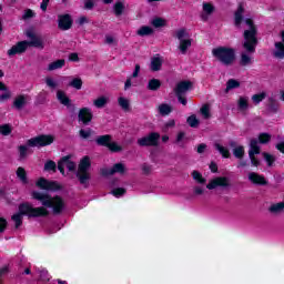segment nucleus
I'll list each match as a JSON object with an SVG mask.
<instances>
[{
  "mask_svg": "<svg viewBox=\"0 0 284 284\" xmlns=\"http://www.w3.org/2000/svg\"><path fill=\"white\" fill-rule=\"evenodd\" d=\"M32 199L39 201L41 205L39 207H33L31 204H21L19 206V213L12 216V221L16 223V227H21V223H23V216H48L50 211L45 207H51L53 210V214H61L63 210H65V202L60 196L52 197L48 193L33 191L31 194Z\"/></svg>",
  "mask_w": 284,
  "mask_h": 284,
  "instance_id": "nucleus-1",
  "label": "nucleus"
},
{
  "mask_svg": "<svg viewBox=\"0 0 284 284\" xmlns=\"http://www.w3.org/2000/svg\"><path fill=\"white\" fill-rule=\"evenodd\" d=\"M243 12L244 9L242 6H240L235 12V26L236 28H241V23H244V26H246V29L244 30L243 33V51L241 52L240 55V65L245 68L254 63L253 54L254 52H256V45H258V38H256L258 31L256 30V26H254L252 19H245L243 21Z\"/></svg>",
  "mask_w": 284,
  "mask_h": 284,
  "instance_id": "nucleus-2",
  "label": "nucleus"
},
{
  "mask_svg": "<svg viewBox=\"0 0 284 284\" xmlns=\"http://www.w3.org/2000/svg\"><path fill=\"white\" fill-rule=\"evenodd\" d=\"M26 36L30 41H20L16 45H13L11 49L8 50L9 57H14V54H23L28 48H40L43 50V40L41 37L37 36L34 31L27 30Z\"/></svg>",
  "mask_w": 284,
  "mask_h": 284,
  "instance_id": "nucleus-3",
  "label": "nucleus"
},
{
  "mask_svg": "<svg viewBox=\"0 0 284 284\" xmlns=\"http://www.w3.org/2000/svg\"><path fill=\"white\" fill-rule=\"evenodd\" d=\"M213 57L223 63V65H232L236 59L234 49L227 47H219L212 50Z\"/></svg>",
  "mask_w": 284,
  "mask_h": 284,
  "instance_id": "nucleus-4",
  "label": "nucleus"
},
{
  "mask_svg": "<svg viewBox=\"0 0 284 284\" xmlns=\"http://www.w3.org/2000/svg\"><path fill=\"white\" fill-rule=\"evenodd\" d=\"M175 37L179 41L178 50H180L181 54H187V50L192 48V38H190L187 30L180 29L175 31Z\"/></svg>",
  "mask_w": 284,
  "mask_h": 284,
  "instance_id": "nucleus-5",
  "label": "nucleus"
},
{
  "mask_svg": "<svg viewBox=\"0 0 284 284\" xmlns=\"http://www.w3.org/2000/svg\"><path fill=\"white\" fill-rule=\"evenodd\" d=\"M91 165L92 164L90 163L89 156H84L80 161V164L78 166L77 178H78L79 182L81 183V185H85V183H88V181L90 180Z\"/></svg>",
  "mask_w": 284,
  "mask_h": 284,
  "instance_id": "nucleus-6",
  "label": "nucleus"
},
{
  "mask_svg": "<svg viewBox=\"0 0 284 284\" xmlns=\"http://www.w3.org/2000/svg\"><path fill=\"white\" fill-rule=\"evenodd\" d=\"M160 139L161 134L158 132H152L138 139V145H140V148H156Z\"/></svg>",
  "mask_w": 284,
  "mask_h": 284,
  "instance_id": "nucleus-7",
  "label": "nucleus"
},
{
  "mask_svg": "<svg viewBox=\"0 0 284 284\" xmlns=\"http://www.w3.org/2000/svg\"><path fill=\"white\" fill-rule=\"evenodd\" d=\"M52 143H54V136L52 135H39L27 142L30 148H45V145H52Z\"/></svg>",
  "mask_w": 284,
  "mask_h": 284,
  "instance_id": "nucleus-8",
  "label": "nucleus"
},
{
  "mask_svg": "<svg viewBox=\"0 0 284 284\" xmlns=\"http://www.w3.org/2000/svg\"><path fill=\"white\" fill-rule=\"evenodd\" d=\"M256 154H261V146H258V140L252 139L250 142L248 158L254 168H258L261 162L256 159Z\"/></svg>",
  "mask_w": 284,
  "mask_h": 284,
  "instance_id": "nucleus-9",
  "label": "nucleus"
},
{
  "mask_svg": "<svg viewBox=\"0 0 284 284\" xmlns=\"http://www.w3.org/2000/svg\"><path fill=\"white\" fill-rule=\"evenodd\" d=\"M231 186H232V183H230V179L227 176H216L210 180V182L206 185V189L216 190V187L227 189Z\"/></svg>",
  "mask_w": 284,
  "mask_h": 284,
  "instance_id": "nucleus-10",
  "label": "nucleus"
},
{
  "mask_svg": "<svg viewBox=\"0 0 284 284\" xmlns=\"http://www.w3.org/2000/svg\"><path fill=\"white\" fill-rule=\"evenodd\" d=\"M125 173V164L115 163L112 168H103L101 169L102 176H112L113 174H124Z\"/></svg>",
  "mask_w": 284,
  "mask_h": 284,
  "instance_id": "nucleus-11",
  "label": "nucleus"
},
{
  "mask_svg": "<svg viewBox=\"0 0 284 284\" xmlns=\"http://www.w3.org/2000/svg\"><path fill=\"white\" fill-rule=\"evenodd\" d=\"M65 168L69 170V172H74V170H77V163L72 162L68 156H65L58 163V170L61 172V174H65Z\"/></svg>",
  "mask_w": 284,
  "mask_h": 284,
  "instance_id": "nucleus-12",
  "label": "nucleus"
},
{
  "mask_svg": "<svg viewBox=\"0 0 284 284\" xmlns=\"http://www.w3.org/2000/svg\"><path fill=\"white\" fill-rule=\"evenodd\" d=\"M213 12H216V7L212 2L202 3L201 19L202 21H207Z\"/></svg>",
  "mask_w": 284,
  "mask_h": 284,
  "instance_id": "nucleus-13",
  "label": "nucleus"
},
{
  "mask_svg": "<svg viewBox=\"0 0 284 284\" xmlns=\"http://www.w3.org/2000/svg\"><path fill=\"white\" fill-rule=\"evenodd\" d=\"M192 89V82L190 81H181L176 84L174 92L176 97H183Z\"/></svg>",
  "mask_w": 284,
  "mask_h": 284,
  "instance_id": "nucleus-14",
  "label": "nucleus"
},
{
  "mask_svg": "<svg viewBox=\"0 0 284 284\" xmlns=\"http://www.w3.org/2000/svg\"><path fill=\"white\" fill-rule=\"evenodd\" d=\"M92 109L90 108H82L78 113L79 121H81V123H83L84 125H88V123L92 121Z\"/></svg>",
  "mask_w": 284,
  "mask_h": 284,
  "instance_id": "nucleus-15",
  "label": "nucleus"
},
{
  "mask_svg": "<svg viewBox=\"0 0 284 284\" xmlns=\"http://www.w3.org/2000/svg\"><path fill=\"white\" fill-rule=\"evenodd\" d=\"M37 186L40 187V190H59V184L57 182L48 181L43 178L38 180Z\"/></svg>",
  "mask_w": 284,
  "mask_h": 284,
  "instance_id": "nucleus-16",
  "label": "nucleus"
},
{
  "mask_svg": "<svg viewBox=\"0 0 284 284\" xmlns=\"http://www.w3.org/2000/svg\"><path fill=\"white\" fill-rule=\"evenodd\" d=\"M58 26L60 30H70L72 28V18L70 14L60 16Z\"/></svg>",
  "mask_w": 284,
  "mask_h": 284,
  "instance_id": "nucleus-17",
  "label": "nucleus"
},
{
  "mask_svg": "<svg viewBox=\"0 0 284 284\" xmlns=\"http://www.w3.org/2000/svg\"><path fill=\"white\" fill-rule=\"evenodd\" d=\"M248 181H251V183H254V185H267V181L265 180V176L256 172L248 173Z\"/></svg>",
  "mask_w": 284,
  "mask_h": 284,
  "instance_id": "nucleus-18",
  "label": "nucleus"
},
{
  "mask_svg": "<svg viewBox=\"0 0 284 284\" xmlns=\"http://www.w3.org/2000/svg\"><path fill=\"white\" fill-rule=\"evenodd\" d=\"M150 68L152 72H159L163 68V58L161 55L151 58Z\"/></svg>",
  "mask_w": 284,
  "mask_h": 284,
  "instance_id": "nucleus-19",
  "label": "nucleus"
},
{
  "mask_svg": "<svg viewBox=\"0 0 284 284\" xmlns=\"http://www.w3.org/2000/svg\"><path fill=\"white\" fill-rule=\"evenodd\" d=\"M268 212L273 214V216H281V214H284V202L271 204Z\"/></svg>",
  "mask_w": 284,
  "mask_h": 284,
  "instance_id": "nucleus-20",
  "label": "nucleus"
},
{
  "mask_svg": "<svg viewBox=\"0 0 284 284\" xmlns=\"http://www.w3.org/2000/svg\"><path fill=\"white\" fill-rule=\"evenodd\" d=\"M57 99L62 105H65L67 108H70V105H72V101L62 90L57 91Z\"/></svg>",
  "mask_w": 284,
  "mask_h": 284,
  "instance_id": "nucleus-21",
  "label": "nucleus"
},
{
  "mask_svg": "<svg viewBox=\"0 0 284 284\" xmlns=\"http://www.w3.org/2000/svg\"><path fill=\"white\" fill-rule=\"evenodd\" d=\"M273 57H275V59H284V43L283 42H275V49L273 51Z\"/></svg>",
  "mask_w": 284,
  "mask_h": 284,
  "instance_id": "nucleus-22",
  "label": "nucleus"
},
{
  "mask_svg": "<svg viewBox=\"0 0 284 284\" xmlns=\"http://www.w3.org/2000/svg\"><path fill=\"white\" fill-rule=\"evenodd\" d=\"M118 105L123 110V112H130L131 110L130 99L125 97L118 98Z\"/></svg>",
  "mask_w": 284,
  "mask_h": 284,
  "instance_id": "nucleus-23",
  "label": "nucleus"
},
{
  "mask_svg": "<svg viewBox=\"0 0 284 284\" xmlns=\"http://www.w3.org/2000/svg\"><path fill=\"white\" fill-rule=\"evenodd\" d=\"M109 102H110V99L108 97L101 95L93 101V105L95 108H98L99 110H101V109L105 108V105H108Z\"/></svg>",
  "mask_w": 284,
  "mask_h": 284,
  "instance_id": "nucleus-24",
  "label": "nucleus"
},
{
  "mask_svg": "<svg viewBox=\"0 0 284 284\" xmlns=\"http://www.w3.org/2000/svg\"><path fill=\"white\" fill-rule=\"evenodd\" d=\"M64 65H65V60L60 59V60L49 63L48 71L53 72V70H61V68H63Z\"/></svg>",
  "mask_w": 284,
  "mask_h": 284,
  "instance_id": "nucleus-25",
  "label": "nucleus"
},
{
  "mask_svg": "<svg viewBox=\"0 0 284 284\" xmlns=\"http://www.w3.org/2000/svg\"><path fill=\"white\" fill-rule=\"evenodd\" d=\"M111 141H112V136L106 134V135L98 136L97 140H95V143H98V145L109 148Z\"/></svg>",
  "mask_w": 284,
  "mask_h": 284,
  "instance_id": "nucleus-26",
  "label": "nucleus"
},
{
  "mask_svg": "<svg viewBox=\"0 0 284 284\" xmlns=\"http://www.w3.org/2000/svg\"><path fill=\"white\" fill-rule=\"evenodd\" d=\"M237 108L241 110V112H245L247 108H250V98L247 97H240L237 100Z\"/></svg>",
  "mask_w": 284,
  "mask_h": 284,
  "instance_id": "nucleus-27",
  "label": "nucleus"
},
{
  "mask_svg": "<svg viewBox=\"0 0 284 284\" xmlns=\"http://www.w3.org/2000/svg\"><path fill=\"white\" fill-rule=\"evenodd\" d=\"M215 150L223 156V159H230V149L227 146H223L220 143L214 144Z\"/></svg>",
  "mask_w": 284,
  "mask_h": 284,
  "instance_id": "nucleus-28",
  "label": "nucleus"
},
{
  "mask_svg": "<svg viewBox=\"0 0 284 284\" xmlns=\"http://www.w3.org/2000/svg\"><path fill=\"white\" fill-rule=\"evenodd\" d=\"M158 112L162 116H168L169 114L172 113V105L162 103L158 106Z\"/></svg>",
  "mask_w": 284,
  "mask_h": 284,
  "instance_id": "nucleus-29",
  "label": "nucleus"
},
{
  "mask_svg": "<svg viewBox=\"0 0 284 284\" xmlns=\"http://www.w3.org/2000/svg\"><path fill=\"white\" fill-rule=\"evenodd\" d=\"M136 34L139 37H150V34H154V29H152V27H141L138 31Z\"/></svg>",
  "mask_w": 284,
  "mask_h": 284,
  "instance_id": "nucleus-30",
  "label": "nucleus"
},
{
  "mask_svg": "<svg viewBox=\"0 0 284 284\" xmlns=\"http://www.w3.org/2000/svg\"><path fill=\"white\" fill-rule=\"evenodd\" d=\"M115 17H121L125 12V3L116 1L113 6Z\"/></svg>",
  "mask_w": 284,
  "mask_h": 284,
  "instance_id": "nucleus-31",
  "label": "nucleus"
},
{
  "mask_svg": "<svg viewBox=\"0 0 284 284\" xmlns=\"http://www.w3.org/2000/svg\"><path fill=\"white\" fill-rule=\"evenodd\" d=\"M26 103H27L26 95H19L13 101V105H14L16 110H22L23 106L26 105Z\"/></svg>",
  "mask_w": 284,
  "mask_h": 284,
  "instance_id": "nucleus-32",
  "label": "nucleus"
},
{
  "mask_svg": "<svg viewBox=\"0 0 284 284\" xmlns=\"http://www.w3.org/2000/svg\"><path fill=\"white\" fill-rule=\"evenodd\" d=\"M236 88H241V82H239L237 80L234 79H230L226 82V89L225 92H230L231 90H236Z\"/></svg>",
  "mask_w": 284,
  "mask_h": 284,
  "instance_id": "nucleus-33",
  "label": "nucleus"
},
{
  "mask_svg": "<svg viewBox=\"0 0 284 284\" xmlns=\"http://www.w3.org/2000/svg\"><path fill=\"white\" fill-rule=\"evenodd\" d=\"M192 178L194 181H196V183H199L200 185H205L206 181L205 178H203V174H201V172L199 171H193L192 172Z\"/></svg>",
  "mask_w": 284,
  "mask_h": 284,
  "instance_id": "nucleus-34",
  "label": "nucleus"
},
{
  "mask_svg": "<svg viewBox=\"0 0 284 284\" xmlns=\"http://www.w3.org/2000/svg\"><path fill=\"white\" fill-rule=\"evenodd\" d=\"M278 108H280V104L277 103L276 99L270 98L268 99V110H270V112H273L274 114H276V112H278Z\"/></svg>",
  "mask_w": 284,
  "mask_h": 284,
  "instance_id": "nucleus-35",
  "label": "nucleus"
},
{
  "mask_svg": "<svg viewBox=\"0 0 284 284\" xmlns=\"http://www.w3.org/2000/svg\"><path fill=\"white\" fill-rule=\"evenodd\" d=\"M161 88V80L159 79H151L148 83V90L156 91Z\"/></svg>",
  "mask_w": 284,
  "mask_h": 284,
  "instance_id": "nucleus-36",
  "label": "nucleus"
},
{
  "mask_svg": "<svg viewBox=\"0 0 284 284\" xmlns=\"http://www.w3.org/2000/svg\"><path fill=\"white\" fill-rule=\"evenodd\" d=\"M262 156H263L264 161H266L268 168H272V165H274V162L276 161V158L273 154H270L267 152H263Z\"/></svg>",
  "mask_w": 284,
  "mask_h": 284,
  "instance_id": "nucleus-37",
  "label": "nucleus"
},
{
  "mask_svg": "<svg viewBox=\"0 0 284 284\" xmlns=\"http://www.w3.org/2000/svg\"><path fill=\"white\" fill-rule=\"evenodd\" d=\"M233 155L235 156V159H243L245 156V148L243 146H235L233 149Z\"/></svg>",
  "mask_w": 284,
  "mask_h": 284,
  "instance_id": "nucleus-38",
  "label": "nucleus"
},
{
  "mask_svg": "<svg viewBox=\"0 0 284 284\" xmlns=\"http://www.w3.org/2000/svg\"><path fill=\"white\" fill-rule=\"evenodd\" d=\"M271 140H272V135H270V133H261L258 135V139H256L257 145L258 143H262L263 145H265V143H270Z\"/></svg>",
  "mask_w": 284,
  "mask_h": 284,
  "instance_id": "nucleus-39",
  "label": "nucleus"
},
{
  "mask_svg": "<svg viewBox=\"0 0 284 284\" xmlns=\"http://www.w3.org/2000/svg\"><path fill=\"white\" fill-rule=\"evenodd\" d=\"M17 176H18V179H20V181L22 182V183H28V176H27V174H26V169H23V168H18V170H17Z\"/></svg>",
  "mask_w": 284,
  "mask_h": 284,
  "instance_id": "nucleus-40",
  "label": "nucleus"
},
{
  "mask_svg": "<svg viewBox=\"0 0 284 284\" xmlns=\"http://www.w3.org/2000/svg\"><path fill=\"white\" fill-rule=\"evenodd\" d=\"M69 85L71 88H74L75 90H81V88H83V80H81V78H74Z\"/></svg>",
  "mask_w": 284,
  "mask_h": 284,
  "instance_id": "nucleus-41",
  "label": "nucleus"
},
{
  "mask_svg": "<svg viewBox=\"0 0 284 284\" xmlns=\"http://www.w3.org/2000/svg\"><path fill=\"white\" fill-rule=\"evenodd\" d=\"M265 97H267L265 92H262L260 94H254L252 95V101L253 103H255V105H258V103H261V101H263Z\"/></svg>",
  "mask_w": 284,
  "mask_h": 284,
  "instance_id": "nucleus-42",
  "label": "nucleus"
},
{
  "mask_svg": "<svg viewBox=\"0 0 284 284\" xmlns=\"http://www.w3.org/2000/svg\"><path fill=\"white\" fill-rule=\"evenodd\" d=\"M151 23L154 28H163L165 26L163 18H154Z\"/></svg>",
  "mask_w": 284,
  "mask_h": 284,
  "instance_id": "nucleus-43",
  "label": "nucleus"
},
{
  "mask_svg": "<svg viewBox=\"0 0 284 284\" xmlns=\"http://www.w3.org/2000/svg\"><path fill=\"white\" fill-rule=\"evenodd\" d=\"M111 152H121L123 148L119 145L116 142H109V146H106Z\"/></svg>",
  "mask_w": 284,
  "mask_h": 284,
  "instance_id": "nucleus-44",
  "label": "nucleus"
},
{
  "mask_svg": "<svg viewBox=\"0 0 284 284\" xmlns=\"http://www.w3.org/2000/svg\"><path fill=\"white\" fill-rule=\"evenodd\" d=\"M186 121L191 128H199V119H196V115L189 116Z\"/></svg>",
  "mask_w": 284,
  "mask_h": 284,
  "instance_id": "nucleus-45",
  "label": "nucleus"
},
{
  "mask_svg": "<svg viewBox=\"0 0 284 284\" xmlns=\"http://www.w3.org/2000/svg\"><path fill=\"white\" fill-rule=\"evenodd\" d=\"M111 194H113V196H115L116 199L123 196V194H125V189L123 187H116V189H113L111 191Z\"/></svg>",
  "mask_w": 284,
  "mask_h": 284,
  "instance_id": "nucleus-46",
  "label": "nucleus"
},
{
  "mask_svg": "<svg viewBox=\"0 0 284 284\" xmlns=\"http://www.w3.org/2000/svg\"><path fill=\"white\" fill-rule=\"evenodd\" d=\"M11 132H12V129L10 128V125H8V124L0 125V133L3 136H8Z\"/></svg>",
  "mask_w": 284,
  "mask_h": 284,
  "instance_id": "nucleus-47",
  "label": "nucleus"
},
{
  "mask_svg": "<svg viewBox=\"0 0 284 284\" xmlns=\"http://www.w3.org/2000/svg\"><path fill=\"white\" fill-rule=\"evenodd\" d=\"M44 170H47V172H50V170H52L53 172L57 171V163H54V161L50 160L44 164Z\"/></svg>",
  "mask_w": 284,
  "mask_h": 284,
  "instance_id": "nucleus-48",
  "label": "nucleus"
},
{
  "mask_svg": "<svg viewBox=\"0 0 284 284\" xmlns=\"http://www.w3.org/2000/svg\"><path fill=\"white\" fill-rule=\"evenodd\" d=\"M80 136L81 139H90V136H92V129H87V130L81 129Z\"/></svg>",
  "mask_w": 284,
  "mask_h": 284,
  "instance_id": "nucleus-49",
  "label": "nucleus"
},
{
  "mask_svg": "<svg viewBox=\"0 0 284 284\" xmlns=\"http://www.w3.org/2000/svg\"><path fill=\"white\" fill-rule=\"evenodd\" d=\"M3 93L0 95V101H8V99H10L12 97V93L10 92V90H8V88L6 90L2 91Z\"/></svg>",
  "mask_w": 284,
  "mask_h": 284,
  "instance_id": "nucleus-50",
  "label": "nucleus"
},
{
  "mask_svg": "<svg viewBox=\"0 0 284 284\" xmlns=\"http://www.w3.org/2000/svg\"><path fill=\"white\" fill-rule=\"evenodd\" d=\"M201 114L204 116V119H210V106L207 104H204L201 108Z\"/></svg>",
  "mask_w": 284,
  "mask_h": 284,
  "instance_id": "nucleus-51",
  "label": "nucleus"
},
{
  "mask_svg": "<svg viewBox=\"0 0 284 284\" xmlns=\"http://www.w3.org/2000/svg\"><path fill=\"white\" fill-rule=\"evenodd\" d=\"M34 16V11H32V9H28L24 11L22 19L27 21V19H33Z\"/></svg>",
  "mask_w": 284,
  "mask_h": 284,
  "instance_id": "nucleus-52",
  "label": "nucleus"
},
{
  "mask_svg": "<svg viewBox=\"0 0 284 284\" xmlns=\"http://www.w3.org/2000/svg\"><path fill=\"white\" fill-rule=\"evenodd\" d=\"M19 154H20V159H26V156H28V146L20 145L19 146Z\"/></svg>",
  "mask_w": 284,
  "mask_h": 284,
  "instance_id": "nucleus-53",
  "label": "nucleus"
},
{
  "mask_svg": "<svg viewBox=\"0 0 284 284\" xmlns=\"http://www.w3.org/2000/svg\"><path fill=\"white\" fill-rule=\"evenodd\" d=\"M45 83H47L48 88H51V90H54V88H57V85H58L57 81H54V79H52V78H47Z\"/></svg>",
  "mask_w": 284,
  "mask_h": 284,
  "instance_id": "nucleus-54",
  "label": "nucleus"
},
{
  "mask_svg": "<svg viewBox=\"0 0 284 284\" xmlns=\"http://www.w3.org/2000/svg\"><path fill=\"white\" fill-rule=\"evenodd\" d=\"M40 274L41 281H50V276L48 275V271L45 270H38Z\"/></svg>",
  "mask_w": 284,
  "mask_h": 284,
  "instance_id": "nucleus-55",
  "label": "nucleus"
},
{
  "mask_svg": "<svg viewBox=\"0 0 284 284\" xmlns=\"http://www.w3.org/2000/svg\"><path fill=\"white\" fill-rule=\"evenodd\" d=\"M105 43L108 45H116V40L112 36H105Z\"/></svg>",
  "mask_w": 284,
  "mask_h": 284,
  "instance_id": "nucleus-56",
  "label": "nucleus"
},
{
  "mask_svg": "<svg viewBox=\"0 0 284 284\" xmlns=\"http://www.w3.org/2000/svg\"><path fill=\"white\" fill-rule=\"evenodd\" d=\"M204 192H205V190L202 186L193 187V193L195 194V196H201L204 194Z\"/></svg>",
  "mask_w": 284,
  "mask_h": 284,
  "instance_id": "nucleus-57",
  "label": "nucleus"
},
{
  "mask_svg": "<svg viewBox=\"0 0 284 284\" xmlns=\"http://www.w3.org/2000/svg\"><path fill=\"white\" fill-rule=\"evenodd\" d=\"M6 227H8V221H6L3 217H0V234L6 232Z\"/></svg>",
  "mask_w": 284,
  "mask_h": 284,
  "instance_id": "nucleus-58",
  "label": "nucleus"
},
{
  "mask_svg": "<svg viewBox=\"0 0 284 284\" xmlns=\"http://www.w3.org/2000/svg\"><path fill=\"white\" fill-rule=\"evenodd\" d=\"M183 139H185V132H180L178 133V136H176V143H179V145L183 146Z\"/></svg>",
  "mask_w": 284,
  "mask_h": 284,
  "instance_id": "nucleus-59",
  "label": "nucleus"
},
{
  "mask_svg": "<svg viewBox=\"0 0 284 284\" xmlns=\"http://www.w3.org/2000/svg\"><path fill=\"white\" fill-rule=\"evenodd\" d=\"M94 8V1L93 0H87L84 2V10H92Z\"/></svg>",
  "mask_w": 284,
  "mask_h": 284,
  "instance_id": "nucleus-60",
  "label": "nucleus"
},
{
  "mask_svg": "<svg viewBox=\"0 0 284 284\" xmlns=\"http://www.w3.org/2000/svg\"><path fill=\"white\" fill-rule=\"evenodd\" d=\"M142 172L143 174H151L152 173V166L148 165V164H143L142 165Z\"/></svg>",
  "mask_w": 284,
  "mask_h": 284,
  "instance_id": "nucleus-61",
  "label": "nucleus"
},
{
  "mask_svg": "<svg viewBox=\"0 0 284 284\" xmlns=\"http://www.w3.org/2000/svg\"><path fill=\"white\" fill-rule=\"evenodd\" d=\"M205 150H207V144L201 143V144L197 146V154H203V152H205Z\"/></svg>",
  "mask_w": 284,
  "mask_h": 284,
  "instance_id": "nucleus-62",
  "label": "nucleus"
},
{
  "mask_svg": "<svg viewBox=\"0 0 284 284\" xmlns=\"http://www.w3.org/2000/svg\"><path fill=\"white\" fill-rule=\"evenodd\" d=\"M69 60L74 61V62H79V54L78 53H70Z\"/></svg>",
  "mask_w": 284,
  "mask_h": 284,
  "instance_id": "nucleus-63",
  "label": "nucleus"
},
{
  "mask_svg": "<svg viewBox=\"0 0 284 284\" xmlns=\"http://www.w3.org/2000/svg\"><path fill=\"white\" fill-rule=\"evenodd\" d=\"M276 150L284 154V141L276 144Z\"/></svg>",
  "mask_w": 284,
  "mask_h": 284,
  "instance_id": "nucleus-64",
  "label": "nucleus"
}]
</instances>
